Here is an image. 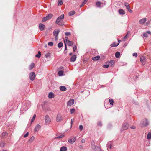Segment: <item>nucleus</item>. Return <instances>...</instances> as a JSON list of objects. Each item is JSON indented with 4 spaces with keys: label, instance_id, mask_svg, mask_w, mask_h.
I'll use <instances>...</instances> for the list:
<instances>
[{
    "label": "nucleus",
    "instance_id": "obj_1",
    "mask_svg": "<svg viewBox=\"0 0 151 151\" xmlns=\"http://www.w3.org/2000/svg\"><path fill=\"white\" fill-rule=\"evenodd\" d=\"M64 14H62L61 15L58 17L56 20L55 24L61 26L64 25V23L62 21L64 19Z\"/></svg>",
    "mask_w": 151,
    "mask_h": 151
},
{
    "label": "nucleus",
    "instance_id": "obj_2",
    "mask_svg": "<svg viewBox=\"0 0 151 151\" xmlns=\"http://www.w3.org/2000/svg\"><path fill=\"white\" fill-rule=\"evenodd\" d=\"M148 125V122L146 119H143L140 124V126L142 127H145Z\"/></svg>",
    "mask_w": 151,
    "mask_h": 151
},
{
    "label": "nucleus",
    "instance_id": "obj_3",
    "mask_svg": "<svg viewBox=\"0 0 151 151\" xmlns=\"http://www.w3.org/2000/svg\"><path fill=\"white\" fill-rule=\"evenodd\" d=\"M45 125H47L50 124L51 122V119L47 115L45 116Z\"/></svg>",
    "mask_w": 151,
    "mask_h": 151
},
{
    "label": "nucleus",
    "instance_id": "obj_4",
    "mask_svg": "<svg viewBox=\"0 0 151 151\" xmlns=\"http://www.w3.org/2000/svg\"><path fill=\"white\" fill-rule=\"evenodd\" d=\"M129 127V124L127 122H125L122 125L121 130L122 131L126 130Z\"/></svg>",
    "mask_w": 151,
    "mask_h": 151
},
{
    "label": "nucleus",
    "instance_id": "obj_5",
    "mask_svg": "<svg viewBox=\"0 0 151 151\" xmlns=\"http://www.w3.org/2000/svg\"><path fill=\"white\" fill-rule=\"evenodd\" d=\"M63 117L62 114L60 113L58 114L56 117V121L59 122L63 120Z\"/></svg>",
    "mask_w": 151,
    "mask_h": 151
},
{
    "label": "nucleus",
    "instance_id": "obj_6",
    "mask_svg": "<svg viewBox=\"0 0 151 151\" xmlns=\"http://www.w3.org/2000/svg\"><path fill=\"white\" fill-rule=\"evenodd\" d=\"M29 77L31 80H34L35 77V74L34 72H31L29 74Z\"/></svg>",
    "mask_w": 151,
    "mask_h": 151
},
{
    "label": "nucleus",
    "instance_id": "obj_7",
    "mask_svg": "<svg viewBox=\"0 0 151 151\" xmlns=\"http://www.w3.org/2000/svg\"><path fill=\"white\" fill-rule=\"evenodd\" d=\"M76 140L75 137H72L68 139V142L71 144H73Z\"/></svg>",
    "mask_w": 151,
    "mask_h": 151
},
{
    "label": "nucleus",
    "instance_id": "obj_8",
    "mask_svg": "<svg viewBox=\"0 0 151 151\" xmlns=\"http://www.w3.org/2000/svg\"><path fill=\"white\" fill-rule=\"evenodd\" d=\"M45 28V25L42 23H40L39 24V29L40 31H42L44 30Z\"/></svg>",
    "mask_w": 151,
    "mask_h": 151
},
{
    "label": "nucleus",
    "instance_id": "obj_9",
    "mask_svg": "<svg viewBox=\"0 0 151 151\" xmlns=\"http://www.w3.org/2000/svg\"><path fill=\"white\" fill-rule=\"evenodd\" d=\"M60 32L59 29H57L55 30L53 32V35L55 37H57L59 33Z\"/></svg>",
    "mask_w": 151,
    "mask_h": 151
},
{
    "label": "nucleus",
    "instance_id": "obj_10",
    "mask_svg": "<svg viewBox=\"0 0 151 151\" xmlns=\"http://www.w3.org/2000/svg\"><path fill=\"white\" fill-rule=\"evenodd\" d=\"M92 149L96 151H101V149L99 147L96 146L95 145H93Z\"/></svg>",
    "mask_w": 151,
    "mask_h": 151
},
{
    "label": "nucleus",
    "instance_id": "obj_11",
    "mask_svg": "<svg viewBox=\"0 0 151 151\" xmlns=\"http://www.w3.org/2000/svg\"><path fill=\"white\" fill-rule=\"evenodd\" d=\"M74 103V100L73 99H71L67 102V105L70 106L73 105Z\"/></svg>",
    "mask_w": 151,
    "mask_h": 151
},
{
    "label": "nucleus",
    "instance_id": "obj_12",
    "mask_svg": "<svg viewBox=\"0 0 151 151\" xmlns=\"http://www.w3.org/2000/svg\"><path fill=\"white\" fill-rule=\"evenodd\" d=\"M125 5L127 10L130 13H132V11L130 9V6L128 3L126 2L125 3Z\"/></svg>",
    "mask_w": 151,
    "mask_h": 151
},
{
    "label": "nucleus",
    "instance_id": "obj_13",
    "mask_svg": "<svg viewBox=\"0 0 151 151\" xmlns=\"http://www.w3.org/2000/svg\"><path fill=\"white\" fill-rule=\"evenodd\" d=\"M108 63L109 66L112 67L114 65L115 61L114 60H111L109 62H106V63Z\"/></svg>",
    "mask_w": 151,
    "mask_h": 151
},
{
    "label": "nucleus",
    "instance_id": "obj_14",
    "mask_svg": "<svg viewBox=\"0 0 151 151\" xmlns=\"http://www.w3.org/2000/svg\"><path fill=\"white\" fill-rule=\"evenodd\" d=\"M8 135V133L6 132H3L1 134V137L3 138H6Z\"/></svg>",
    "mask_w": 151,
    "mask_h": 151
},
{
    "label": "nucleus",
    "instance_id": "obj_15",
    "mask_svg": "<svg viewBox=\"0 0 151 151\" xmlns=\"http://www.w3.org/2000/svg\"><path fill=\"white\" fill-rule=\"evenodd\" d=\"M41 128V126L40 125L37 124L35 127L34 131L35 132L38 131L39 129Z\"/></svg>",
    "mask_w": 151,
    "mask_h": 151
},
{
    "label": "nucleus",
    "instance_id": "obj_16",
    "mask_svg": "<svg viewBox=\"0 0 151 151\" xmlns=\"http://www.w3.org/2000/svg\"><path fill=\"white\" fill-rule=\"evenodd\" d=\"M147 19L146 18H144L142 19H140L139 21V23L140 24H143L146 21Z\"/></svg>",
    "mask_w": 151,
    "mask_h": 151
},
{
    "label": "nucleus",
    "instance_id": "obj_17",
    "mask_svg": "<svg viewBox=\"0 0 151 151\" xmlns=\"http://www.w3.org/2000/svg\"><path fill=\"white\" fill-rule=\"evenodd\" d=\"M76 55H73L70 58V61L71 62H74L76 60Z\"/></svg>",
    "mask_w": 151,
    "mask_h": 151
},
{
    "label": "nucleus",
    "instance_id": "obj_18",
    "mask_svg": "<svg viewBox=\"0 0 151 151\" xmlns=\"http://www.w3.org/2000/svg\"><path fill=\"white\" fill-rule=\"evenodd\" d=\"M48 97L49 98L51 99L54 97V94L52 92H50L48 94Z\"/></svg>",
    "mask_w": 151,
    "mask_h": 151
},
{
    "label": "nucleus",
    "instance_id": "obj_19",
    "mask_svg": "<svg viewBox=\"0 0 151 151\" xmlns=\"http://www.w3.org/2000/svg\"><path fill=\"white\" fill-rule=\"evenodd\" d=\"M106 146L107 148V150H109L108 148L111 149L112 148V145L111 144V142H108V143L107 144Z\"/></svg>",
    "mask_w": 151,
    "mask_h": 151
},
{
    "label": "nucleus",
    "instance_id": "obj_20",
    "mask_svg": "<svg viewBox=\"0 0 151 151\" xmlns=\"http://www.w3.org/2000/svg\"><path fill=\"white\" fill-rule=\"evenodd\" d=\"M140 61L142 62V63L143 64H145V58L143 56H141L140 57Z\"/></svg>",
    "mask_w": 151,
    "mask_h": 151
},
{
    "label": "nucleus",
    "instance_id": "obj_21",
    "mask_svg": "<svg viewBox=\"0 0 151 151\" xmlns=\"http://www.w3.org/2000/svg\"><path fill=\"white\" fill-rule=\"evenodd\" d=\"M60 90L63 91H65L66 90L67 88H66L64 86H61L60 87Z\"/></svg>",
    "mask_w": 151,
    "mask_h": 151
},
{
    "label": "nucleus",
    "instance_id": "obj_22",
    "mask_svg": "<svg viewBox=\"0 0 151 151\" xmlns=\"http://www.w3.org/2000/svg\"><path fill=\"white\" fill-rule=\"evenodd\" d=\"M35 65L34 63H32L31 65L29 66V70H31L34 67Z\"/></svg>",
    "mask_w": 151,
    "mask_h": 151
},
{
    "label": "nucleus",
    "instance_id": "obj_23",
    "mask_svg": "<svg viewBox=\"0 0 151 151\" xmlns=\"http://www.w3.org/2000/svg\"><path fill=\"white\" fill-rule=\"evenodd\" d=\"M118 12L119 14L123 15L125 14L124 11L122 9H120L119 10Z\"/></svg>",
    "mask_w": 151,
    "mask_h": 151
},
{
    "label": "nucleus",
    "instance_id": "obj_24",
    "mask_svg": "<svg viewBox=\"0 0 151 151\" xmlns=\"http://www.w3.org/2000/svg\"><path fill=\"white\" fill-rule=\"evenodd\" d=\"M69 46H71L73 45V43L72 42L70 41H68L66 43Z\"/></svg>",
    "mask_w": 151,
    "mask_h": 151
},
{
    "label": "nucleus",
    "instance_id": "obj_25",
    "mask_svg": "<svg viewBox=\"0 0 151 151\" xmlns=\"http://www.w3.org/2000/svg\"><path fill=\"white\" fill-rule=\"evenodd\" d=\"M53 16V14H52L50 13L48 14L46 16V18H47V19L49 20Z\"/></svg>",
    "mask_w": 151,
    "mask_h": 151
},
{
    "label": "nucleus",
    "instance_id": "obj_26",
    "mask_svg": "<svg viewBox=\"0 0 151 151\" xmlns=\"http://www.w3.org/2000/svg\"><path fill=\"white\" fill-rule=\"evenodd\" d=\"M67 150V148L65 146H63L60 149V151H66Z\"/></svg>",
    "mask_w": 151,
    "mask_h": 151
},
{
    "label": "nucleus",
    "instance_id": "obj_27",
    "mask_svg": "<svg viewBox=\"0 0 151 151\" xmlns=\"http://www.w3.org/2000/svg\"><path fill=\"white\" fill-rule=\"evenodd\" d=\"M100 57L99 56H97L92 58V60H97L100 58Z\"/></svg>",
    "mask_w": 151,
    "mask_h": 151
},
{
    "label": "nucleus",
    "instance_id": "obj_28",
    "mask_svg": "<svg viewBox=\"0 0 151 151\" xmlns=\"http://www.w3.org/2000/svg\"><path fill=\"white\" fill-rule=\"evenodd\" d=\"M119 44V43H118L117 44H116V42H114L113 43H112L111 45V46L112 47H117Z\"/></svg>",
    "mask_w": 151,
    "mask_h": 151
},
{
    "label": "nucleus",
    "instance_id": "obj_29",
    "mask_svg": "<svg viewBox=\"0 0 151 151\" xmlns=\"http://www.w3.org/2000/svg\"><path fill=\"white\" fill-rule=\"evenodd\" d=\"M75 13V12L74 11H70L68 14L69 16H71L74 15Z\"/></svg>",
    "mask_w": 151,
    "mask_h": 151
},
{
    "label": "nucleus",
    "instance_id": "obj_30",
    "mask_svg": "<svg viewBox=\"0 0 151 151\" xmlns=\"http://www.w3.org/2000/svg\"><path fill=\"white\" fill-rule=\"evenodd\" d=\"M101 3L99 2L98 1L96 2V5L97 7H101Z\"/></svg>",
    "mask_w": 151,
    "mask_h": 151
},
{
    "label": "nucleus",
    "instance_id": "obj_31",
    "mask_svg": "<svg viewBox=\"0 0 151 151\" xmlns=\"http://www.w3.org/2000/svg\"><path fill=\"white\" fill-rule=\"evenodd\" d=\"M120 53L119 52H116L115 54V57L116 58H118L120 55Z\"/></svg>",
    "mask_w": 151,
    "mask_h": 151
},
{
    "label": "nucleus",
    "instance_id": "obj_32",
    "mask_svg": "<svg viewBox=\"0 0 151 151\" xmlns=\"http://www.w3.org/2000/svg\"><path fill=\"white\" fill-rule=\"evenodd\" d=\"M63 72L62 70H60L58 71V74L59 76H61L63 75Z\"/></svg>",
    "mask_w": 151,
    "mask_h": 151
},
{
    "label": "nucleus",
    "instance_id": "obj_33",
    "mask_svg": "<svg viewBox=\"0 0 151 151\" xmlns=\"http://www.w3.org/2000/svg\"><path fill=\"white\" fill-rule=\"evenodd\" d=\"M65 136L64 135H61L59 136L56 137L55 138V139H56L58 138H61Z\"/></svg>",
    "mask_w": 151,
    "mask_h": 151
},
{
    "label": "nucleus",
    "instance_id": "obj_34",
    "mask_svg": "<svg viewBox=\"0 0 151 151\" xmlns=\"http://www.w3.org/2000/svg\"><path fill=\"white\" fill-rule=\"evenodd\" d=\"M58 5H61L63 4V1L62 0H58Z\"/></svg>",
    "mask_w": 151,
    "mask_h": 151
},
{
    "label": "nucleus",
    "instance_id": "obj_35",
    "mask_svg": "<svg viewBox=\"0 0 151 151\" xmlns=\"http://www.w3.org/2000/svg\"><path fill=\"white\" fill-rule=\"evenodd\" d=\"M41 55V52L40 51H38V54H37L35 55V57L38 58H40Z\"/></svg>",
    "mask_w": 151,
    "mask_h": 151
},
{
    "label": "nucleus",
    "instance_id": "obj_36",
    "mask_svg": "<svg viewBox=\"0 0 151 151\" xmlns=\"http://www.w3.org/2000/svg\"><path fill=\"white\" fill-rule=\"evenodd\" d=\"M147 138L148 139H150L151 138V133L149 132L147 135Z\"/></svg>",
    "mask_w": 151,
    "mask_h": 151
},
{
    "label": "nucleus",
    "instance_id": "obj_37",
    "mask_svg": "<svg viewBox=\"0 0 151 151\" xmlns=\"http://www.w3.org/2000/svg\"><path fill=\"white\" fill-rule=\"evenodd\" d=\"M46 17H44L42 19V22H45L47 20H48V19H47V18H46Z\"/></svg>",
    "mask_w": 151,
    "mask_h": 151
},
{
    "label": "nucleus",
    "instance_id": "obj_38",
    "mask_svg": "<svg viewBox=\"0 0 151 151\" xmlns=\"http://www.w3.org/2000/svg\"><path fill=\"white\" fill-rule=\"evenodd\" d=\"M58 47L59 48H60L63 46V44L62 42H59L58 45Z\"/></svg>",
    "mask_w": 151,
    "mask_h": 151
},
{
    "label": "nucleus",
    "instance_id": "obj_39",
    "mask_svg": "<svg viewBox=\"0 0 151 151\" xmlns=\"http://www.w3.org/2000/svg\"><path fill=\"white\" fill-rule=\"evenodd\" d=\"M36 116V115L35 114H34L33 115V117H32V119H31V123H32V122H33L34 120L35 119Z\"/></svg>",
    "mask_w": 151,
    "mask_h": 151
},
{
    "label": "nucleus",
    "instance_id": "obj_40",
    "mask_svg": "<svg viewBox=\"0 0 151 151\" xmlns=\"http://www.w3.org/2000/svg\"><path fill=\"white\" fill-rule=\"evenodd\" d=\"M109 102L111 105H113L114 102L113 99H109Z\"/></svg>",
    "mask_w": 151,
    "mask_h": 151
},
{
    "label": "nucleus",
    "instance_id": "obj_41",
    "mask_svg": "<svg viewBox=\"0 0 151 151\" xmlns=\"http://www.w3.org/2000/svg\"><path fill=\"white\" fill-rule=\"evenodd\" d=\"M68 38L67 37H65V39L64 40V42L65 44H66V43L68 41H69L68 40Z\"/></svg>",
    "mask_w": 151,
    "mask_h": 151
},
{
    "label": "nucleus",
    "instance_id": "obj_42",
    "mask_svg": "<svg viewBox=\"0 0 151 151\" xmlns=\"http://www.w3.org/2000/svg\"><path fill=\"white\" fill-rule=\"evenodd\" d=\"M50 53L49 52H48L47 53L45 54V56L46 58H47L48 57H50Z\"/></svg>",
    "mask_w": 151,
    "mask_h": 151
},
{
    "label": "nucleus",
    "instance_id": "obj_43",
    "mask_svg": "<svg viewBox=\"0 0 151 151\" xmlns=\"http://www.w3.org/2000/svg\"><path fill=\"white\" fill-rule=\"evenodd\" d=\"M34 139H35V137L34 136H32L30 139L29 141L31 142L33 141V140Z\"/></svg>",
    "mask_w": 151,
    "mask_h": 151
},
{
    "label": "nucleus",
    "instance_id": "obj_44",
    "mask_svg": "<svg viewBox=\"0 0 151 151\" xmlns=\"http://www.w3.org/2000/svg\"><path fill=\"white\" fill-rule=\"evenodd\" d=\"M109 65L107 64L106 65H103V67L104 68H106L109 67Z\"/></svg>",
    "mask_w": 151,
    "mask_h": 151
},
{
    "label": "nucleus",
    "instance_id": "obj_45",
    "mask_svg": "<svg viewBox=\"0 0 151 151\" xmlns=\"http://www.w3.org/2000/svg\"><path fill=\"white\" fill-rule=\"evenodd\" d=\"M4 143L2 142H0V146L2 147H3L4 146Z\"/></svg>",
    "mask_w": 151,
    "mask_h": 151
},
{
    "label": "nucleus",
    "instance_id": "obj_46",
    "mask_svg": "<svg viewBox=\"0 0 151 151\" xmlns=\"http://www.w3.org/2000/svg\"><path fill=\"white\" fill-rule=\"evenodd\" d=\"M75 111V109H72L70 110V112L71 114L73 113Z\"/></svg>",
    "mask_w": 151,
    "mask_h": 151
},
{
    "label": "nucleus",
    "instance_id": "obj_47",
    "mask_svg": "<svg viewBox=\"0 0 151 151\" xmlns=\"http://www.w3.org/2000/svg\"><path fill=\"white\" fill-rule=\"evenodd\" d=\"M83 128V127L82 125H80L79 127V129L80 131H81L82 130Z\"/></svg>",
    "mask_w": 151,
    "mask_h": 151
},
{
    "label": "nucleus",
    "instance_id": "obj_48",
    "mask_svg": "<svg viewBox=\"0 0 151 151\" xmlns=\"http://www.w3.org/2000/svg\"><path fill=\"white\" fill-rule=\"evenodd\" d=\"M48 45L50 46H52L53 45V43L51 42H48Z\"/></svg>",
    "mask_w": 151,
    "mask_h": 151
},
{
    "label": "nucleus",
    "instance_id": "obj_49",
    "mask_svg": "<svg viewBox=\"0 0 151 151\" xmlns=\"http://www.w3.org/2000/svg\"><path fill=\"white\" fill-rule=\"evenodd\" d=\"M71 35L70 32H66L65 33V35L67 36H69Z\"/></svg>",
    "mask_w": 151,
    "mask_h": 151
},
{
    "label": "nucleus",
    "instance_id": "obj_50",
    "mask_svg": "<svg viewBox=\"0 0 151 151\" xmlns=\"http://www.w3.org/2000/svg\"><path fill=\"white\" fill-rule=\"evenodd\" d=\"M76 49H77V47H76V46L75 45L74 47H73V51L74 52H75L76 51Z\"/></svg>",
    "mask_w": 151,
    "mask_h": 151
},
{
    "label": "nucleus",
    "instance_id": "obj_51",
    "mask_svg": "<svg viewBox=\"0 0 151 151\" xmlns=\"http://www.w3.org/2000/svg\"><path fill=\"white\" fill-rule=\"evenodd\" d=\"M83 0V1L82 2L83 4H86V3L88 1V0Z\"/></svg>",
    "mask_w": 151,
    "mask_h": 151
},
{
    "label": "nucleus",
    "instance_id": "obj_52",
    "mask_svg": "<svg viewBox=\"0 0 151 151\" xmlns=\"http://www.w3.org/2000/svg\"><path fill=\"white\" fill-rule=\"evenodd\" d=\"M91 147H92V148H93V145H95L94 142V141L93 140L91 142Z\"/></svg>",
    "mask_w": 151,
    "mask_h": 151
},
{
    "label": "nucleus",
    "instance_id": "obj_53",
    "mask_svg": "<svg viewBox=\"0 0 151 151\" xmlns=\"http://www.w3.org/2000/svg\"><path fill=\"white\" fill-rule=\"evenodd\" d=\"M98 125L99 126H101L102 125V123L101 122H98Z\"/></svg>",
    "mask_w": 151,
    "mask_h": 151
},
{
    "label": "nucleus",
    "instance_id": "obj_54",
    "mask_svg": "<svg viewBox=\"0 0 151 151\" xmlns=\"http://www.w3.org/2000/svg\"><path fill=\"white\" fill-rule=\"evenodd\" d=\"M143 36L145 37H148V35L146 33H143Z\"/></svg>",
    "mask_w": 151,
    "mask_h": 151
},
{
    "label": "nucleus",
    "instance_id": "obj_55",
    "mask_svg": "<svg viewBox=\"0 0 151 151\" xmlns=\"http://www.w3.org/2000/svg\"><path fill=\"white\" fill-rule=\"evenodd\" d=\"M79 147L81 149H82L83 148V145H79Z\"/></svg>",
    "mask_w": 151,
    "mask_h": 151
},
{
    "label": "nucleus",
    "instance_id": "obj_56",
    "mask_svg": "<svg viewBox=\"0 0 151 151\" xmlns=\"http://www.w3.org/2000/svg\"><path fill=\"white\" fill-rule=\"evenodd\" d=\"M29 134V133L28 132H27L25 135L24 136V137H27Z\"/></svg>",
    "mask_w": 151,
    "mask_h": 151
},
{
    "label": "nucleus",
    "instance_id": "obj_57",
    "mask_svg": "<svg viewBox=\"0 0 151 151\" xmlns=\"http://www.w3.org/2000/svg\"><path fill=\"white\" fill-rule=\"evenodd\" d=\"M133 56H134L136 57H137V54L136 53H134L133 54Z\"/></svg>",
    "mask_w": 151,
    "mask_h": 151
},
{
    "label": "nucleus",
    "instance_id": "obj_58",
    "mask_svg": "<svg viewBox=\"0 0 151 151\" xmlns=\"http://www.w3.org/2000/svg\"><path fill=\"white\" fill-rule=\"evenodd\" d=\"M130 128L132 129H134L136 127L134 126H132Z\"/></svg>",
    "mask_w": 151,
    "mask_h": 151
},
{
    "label": "nucleus",
    "instance_id": "obj_59",
    "mask_svg": "<svg viewBox=\"0 0 151 151\" xmlns=\"http://www.w3.org/2000/svg\"><path fill=\"white\" fill-rule=\"evenodd\" d=\"M82 143H84L85 142V139H83L81 141Z\"/></svg>",
    "mask_w": 151,
    "mask_h": 151
},
{
    "label": "nucleus",
    "instance_id": "obj_60",
    "mask_svg": "<svg viewBox=\"0 0 151 151\" xmlns=\"http://www.w3.org/2000/svg\"><path fill=\"white\" fill-rule=\"evenodd\" d=\"M73 120H74L73 119H71V123H70L71 126H72V125L73 123Z\"/></svg>",
    "mask_w": 151,
    "mask_h": 151
},
{
    "label": "nucleus",
    "instance_id": "obj_61",
    "mask_svg": "<svg viewBox=\"0 0 151 151\" xmlns=\"http://www.w3.org/2000/svg\"><path fill=\"white\" fill-rule=\"evenodd\" d=\"M146 33L147 34H151V32L150 31H147L146 32Z\"/></svg>",
    "mask_w": 151,
    "mask_h": 151
},
{
    "label": "nucleus",
    "instance_id": "obj_62",
    "mask_svg": "<svg viewBox=\"0 0 151 151\" xmlns=\"http://www.w3.org/2000/svg\"><path fill=\"white\" fill-rule=\"evenodd\" d=\"M127 38V34L124 37V39H126Z\"/></svg>",
    "mask_w": 151,
    "mask_h": 151
},
{
    "label": "nucleus",
    "instance_id": "obj_63",
    "mask_svg": "<svg viewBox=\"0 0 151 151\" xmlns=\"http://www.w3.org/2000/svg\"><path fill=\"white\" fill-rule=\"evenodd\" d=\"M150 23V22H149V21H148L146 23V25H148V24H149Z\"/></svg>",
    "mask_w": 151,
    "mask_h": 151
},
{
    "label": "nucleus",
    "instance_id": "obj_64",
    "mask_svg": "<svg viewBox=\"0 0 151 151\" xmlns=\"http://www.w3.org/2000/svg\"><path fill=\"white\" fill-rule=\"evenodd\" d=\"M67 46L66 44H65V50H67Z\"/></svg>",
    "mask_w": 151,
    "mask_h": 151
}]
</instances>
